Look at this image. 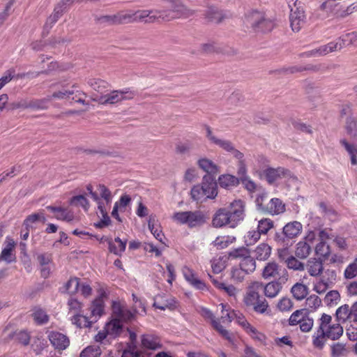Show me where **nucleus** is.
<instances>
[{
	"label": "nucleus",
	"mask_w": 357,
	"mask_h": 357,
	"mask_svg": "<svg viewBox=\"0 0 357 357\" xmlns=\"http://www.w3.org/2000/svg\"><path fill=\"white\" fill-rule=\"evenodd\" d=\"M245 203L241 199H235L227 208H218L212 218V226L215 228H222L229 226L236 228L245 219Z\"/></svg>",
	"instance_id": "obj_1"
},
{
	"label": "nucleus",
	"mask_w": 357,
	"mask_h": 357,
	"mask_svg": "<svg viewBox=\"0 0 357 357\" xmlns=\"http://www.w3.org/2000/svg\"><path fill=\"white\" fill-rule=\"evenodd\" d=\"M204 128L206 132V137L208 139V141L224 151L229 152L232 154L234 158H236L238 160V169H237V179H239V181L243 178H245L248 177L247 174V167L245 161L244 160V154L236 149L234 145V144L228 140L224 139L218 138L212 132L211 127L208 125H204Z\"/></svg>",
	"instance_id": "obj_2"
},
{
	"label": "nucleus",
	"mask_w": 357,
	"mask_h": 357,
	"mask_svg": "<svg viewBox=\"0 0 357 357\" xmlns=\"http://www.w3.org/2000/svg\"><path fill=\"white\" fill-rule=\"evenodd\" d=\"M261 282H254L248 288L243 298L247 307L259 314H264L268 307V303L261 295Z\"/></svg>",
	"instance_id": "obj_3"
},
{
	"label": "nucleus",
	"mask_w": 357,
	"mask_h": 357,
	"mask_svg": "<svg viewBox=\"0 0 357 357\" xmlns=\"http://www.w3.org/2000/svg\"><path fill=\"white\" fill-rule=\"evenodd\" d=\"M172 219L179 224L187 225L189 228H193L202 226L208 217L202 211H188L174 213Z\"/></svg>",
	"instance_id": "obj_4"
},
{
	"label": "nucleus",
	"mask_w": 357,
	"mask_h": 357,
	"mask_svg": "<svg viewBox=\"0 0 357 357\" xmlns=\"http://www.w3.org/2000/svg\"><path fill=\"white\" fill-rule=\"evenodd\" d=\"M303 226L298 221L286 224L281 232H276L273 236L274 241L278 245H292V240L296 238L302 231Z\"/></svg>",
	"instance_id": "obj_5"
},
{
	"label": "nucleus",
	"mask_w": 357,
	"mask_h": 357,
	"mask_svg": "<svg viewBox=\"0 0 357 357\" xmlns=\"http://www.w3.org/2000/svg\"><path fill=\"white\" fill-rule=\"evenodd\" d=\"M343 327L340 324H333L328 326L319 333H314L312 336V344L318 349H322L326 344V340H337L343 334Z\"/></svg>",
	"instance_id": "obj_6"
},
{
	"label": "nucleus",
	"mask_w": 357,
	"mask_h": 357,
	"mask_svg": "<svg viewBox=\"0 0 357 357\" xmlns=\"http://www.w3.org/2000/svg\"><path fill=\"white\" fill-rule=\"evenodd\" d=\"M245 20L246 23L255 32L268 33L271 31L275 26L273 20L266 18L264 13L257 10H252L248 14Z\"/></svg>",
	"instance_id": "obj_7"
},
{
	"label": "nucleus",
	"mask_w": 357,
	"mask_h": 357,
	"mask_svg": "<svg viewBox=\"0 0 357 357\" xmlns=\"http://www.w3.org/2000/svg\"><path fill=\"white\" fill-rule=\"evenodd\" d=\"M160 13L162 20L170 21L180 17H189L193 15L195 11L183 5L180 0H172L171 1V9L161 10Z\"/></svg>",
	"instance_id": "obj_8"
},
{
	"label": "nucleus",
	"mask_w": 357,
	"mask_h": 357,
	"mask_svg": "<svg viewBox=\"0 0 357 357\" xmlns=\"http://www.w3.org/2000/svg\"><path fill=\"white\" fill-rule=\"evenodd\" d=\"M137 95V92L130 89L123 90H114L109 93L101 96L99 101L101 104H116L123 100L133 99Z\"/></svg>",
	"instance_id": "obj_9"
},
{
	"label": "nucleus",
	"mask_w": 357,
	"mask_h": 357,
	"mask_svg": "<svg viewBox=\"0 0 357 357\" xmlns=\"http://www.w3.org/2000/svg\"><path fill=\"white\" fill-rule=\"evenodd\" d=\"M264 196L258 197L256 199L257 209L266 214L278 215L285 211V206L278 198H273L268 203L264 202Z\"/></svg>",
	"instance_id": "obj_10"
},
{
	"label": "nucleus",
	"mask_w": 357,
	"mask_h": 357,
	"mask_svg": "<svg viewBox=\"0 0 357 357\" xmlns=\"http://www.w3.org/2000/svg\"><path fill=\"white\" fill-rule=\"evenodd\" d=\"M74 0H61L54 7L53 13L50 15L43 26V33H49L54 24L59 20V19L68 10V8L71 6Z\"/></svg>",
	"instance_id": "obj_11"
},
{
	"label": "nucleus",
	"mask_w": 357,
	"mask_h": 357,
	"mask_svg": "<svg viewBox=\"0 0 357 357\" xmlns=\"http://www.w3.org/2000/svg\"><path fill=\"white\" fill-rule=\"evenodd\" d=\"M284 271L287 272L285 270ZM288 280V274L285 273L278 278V280L271 281L266 284L262 282L261 292L264 291L265 296L268 298H275L281 291L282 283H285Z\"/></svg>",
	"instance_id": "obj_12"
},
{
	"label": "nucleus",
	"mask_w": 357,
	"mask_h": 357,
	"mask_svg": "<svg viewBox=\"0 0 357 357\" xmlns=\"http://www.w3.org/2000/svg\"><path fill=\"white\" fill-rule=\"evenodd\" d=\"M343 47V45L339 42H331L326 45L320 46L319 48L312 50L300 54V56H324L328 53L340 50Z\"/></svg>",
	"instance_id": "obj_13"
},
{
	"label": "nucleus",
	"mask_w": 357,
	"mask_h": 357,
	"mask_svg": "<svg viewBox=\"0 0 357 357\" xmlns=\"http://www.w3.org/2000/svg\"><path fill=\"white\" fill-rule=\"evenodd\" d=\"M263 176L269 184L274 183L278 179L291 176V172L284 167H268L262 172Z\"/></svg>",
	"instance_id": "obj_14"
},
{
	"label": "nucleus",
	"mask_w": 357,
	"mask_h": 357,
	"mask_svg": "<svg viewBox=\"0 0 357 357\" xmlns=\"http://www.w3.org/2000/svg\"><path fill=\"white\" fill-rule=\"evenodd\" d=\"M47 337L56 350H65L70 344L68 337L58 331H50Z\"/></svg>",
	"instance_id": "obj_15"
},
{
	"label": "nucleus",
	"mask_w": 357,
	"mask_h": 357,
	"mask_svg": "<svg viewBox=\"0 0 357 357\" xmlns=\"http://www.w3.org/2000/svg\"><path fill=\"white\" fill-rule=\"evenodd\" d=\"M305 13L302 8L296 7L295 9L291 8L289 20L291 27L294 31H299L305 24Z\"/></svg>",
	"instance_id": "obj_16"
},
{
	"label": "nucleus",
	"mask_w": 357,
	"mask_h": 357,
	"mask_svg": "<svg viewBox=\"0 0 357 357\" xmlns=\"http://www.w3.org/2000/svg\"><path fill=\"white\" fill-rule=\"evenodd\" d=\"M133 14L135 15L134 22L152 23L157 20L162 19L161 13L159 10H137L136 12H133Z\"/></svg>",
	"instance_id": "obj_17"
},
{
	"label": "nucleus",
	"mask_w": 357,
	"mask_h": 357,
	"mask_svg": "<svg viewBox=\"0 0 357 357\" xmlns=\"http://www.w3.org/2000/svg\"><path fill=\"white\" fill-rule=\"evenodd\" d=\"M202 185L206 189L204 195L206 198L214 199L218 195V183L215 177L212 175H204L202 178Z\"/></svg>",
	"instance_id": "obj_18"
},
{
	"label": "nucleus",
	"mask_w": 357,
	"mask_h": 357,
	"mask_svg": "<svg viewBox=\"0 0 357 357\" xmlns=\"http://www.w3.org/2000/svg\"><path fill=\"white\" fill-rule=\"evenodd\" d=\"M99 296L96 298L91 303L90 307L91 317H95L93 319H97L104 313L105 304L103 298L107 296L106 292L102 288L98 290Z\"/></svg>",
	"instance_id": "obj_19"
},
{
	"label": "nucleus",
	"mask_w": 357,
	"mask_h": 357,
	"mask_svg": "<svg viewBox=\"0 0 357 357\" xmlns=\"http://www.w3.org/2000/svg\"><path fill=\"white\" fill-rule=\"evenodd\" d=\"M205 19L212 23L219 24L225 18L224 11L216 6H208L204 13Z\"/></svg>",
	"instance_id": "obj_20"
},
{
	"label": "nucleus",
	"mask_w": 357,
	"mask_h": 357,
	"mask_svg": "<svg viewBox=\"0 0 357 357\" xmlns=\"http://www.w3.org/2000/svg\"><path fill=\"white\" fill-rule=\"evenodd\" d=\"M185 279L195 289L204 290L206 288L205 282L199 280L196 273L191 269L185 267L183 270Z\"/></svg>",
	"instance_id": "obj_21"
},
{
	"label": "nucleus",
	"mask_w": 357,
	"mask_h": 357,
	"mask_svg": "<svg viewBox=\"0 0 357 357\" xmlns=\"http://www.w3.org/2000/svg\"><path fill=\"white\" fill-rule=\"evenodd\" d=\"M46 208L52 213H55L56 215L54 217L56 219L59 220L71 222L74 219L73 213L66 208L61 206H47Z\"/></svg>",
	"instance_id": "obj_22"
},
{
	"label": "nucleus",
	"mask_w": 357,
	"mask_h": 357,
	"mask_svg": "<svg viewBox=\"0 0 357 357\" xmlns=\"http://www.w3.org/2000/svg\"><path fill=\"white\" fill-rule=\"evenodd\" d=\"M141 342L144 348L150 350H157L162 347L160 338L151 334L143 335L141 338Z\"/></svg>",
	"instance_id": "obj_23"
},
{
	"label": "nucleus",
	"mask_w": 357,
	"mask_h": 357,
	"mask_svg": "<svg viewBox=\"0 0 357 357\" xmlns=\"http://www.w3.org/2000/svg\"><path fill=\"white\" fill-rule=\"evenodd\" d=\"M31 336L29 333L24 330L15 331L8 335L7 340H13L15 342L27 346L29 344Z\"/></svg>",
	"instance_id": "obj_24"
},
{
	"label": "nucleus",
	"mask_w": 357,
	"mask_h": 357,
	"mask_svg": "<svg viewBox=\"0 0 357 357\" xmlns=\"http://www.w3.org/2000/svg\"><path fill=\"white\" fill-rule=\"evenodd\" d=\"M176 301L174 298L165 299L162 295H157L154 298L153 306L161 310L166 309L174 310L176 308Z\"/></svg>",
	"instance_id": "obj_25"
},
{
	"label": "nucleus",
	"mask_w": 357,
	"mask_h": 357,
	"mask_svg": "<svg viewBox=\"0 0 357 357\" xmlns=\"http://www.w3.org/2000/svg\"><path fill=\"white\" fill-rule=\"evenodd\" d=\"M278 276H280L279 265L275 261L267 263L262 271L261 277L265 280H270Z\"/></svg>",
	"instance_id": "obj_26"
},
{
	"label": "nucleus",
	"mask_w": 357,
	"mask_h": 357,
	"mask_svg": "<svg viewBox=\"0 0 357 357\" xmlns=\"http://www.w3.org/2000/svg\"><path fill=\"white\" fill-rule=\"evenodd\" d=\"M218 183L221 188L229 190L238 185L240 182L239 179H237L236 176L227 174L219 176Z\"/></svg>",
	"instance_id": "obj_27"
},
{
	"label": "nucleus",
	"mask_w": 357,
	"mask_h": 357,
	"mask_svg": "<svg viewBox=\"0 0 357 357\" xmlns=\"http://www.w3.org/2000/svg\"><path fill=\"white\" fill-rule=\"evenodd\" d=\"M307 272L311 276H318L323 271V262L320 259L310 258L307 264Z\"/></svg>",
	"instance_id": "obj_28"
},
{
	"label": "nucleus",
	"mask_w": 357,
	"mask_h": 357,
	"mask_svg": "<svg viewBox=\"0 0 357 357\" xmlns=\"http://www.w3.org/2000/svg\"><path fill=\"white\" fill-rule=\"evenodd\" d=\"M271 250V247L267 243H260L254 250L255 258L259 261H266L270 257Z\"/></svg>",
	"instance_id": "obj_29"
},
{
	"label": "nucleus",
	"mask_w": 357,
	"mask_h": 357,
	"mask_svg": "<svg viewBox=\"0 0 357 357\" xmlns=\"http://www.w3.org/2000/svg\"><path fill=\"white\" fill-rule=\"evenodd\" d=\"M47 221V219L45 216L43 211H40L39 213H36L28 215L23 222V226L25 229H32L33 224L36 223L37 222H40L45 224Z\"/></svg>",
	"instance_id": "obj_30"
},
{
	"label": "nucleus",
	"mask_w": 357,
	"mask_h": 357,
	"mask_svg": "<svg viewBox=\"0 0 357 357\" xmlns=\"http://www.w3.org/2000/svg\"><path fill=\"white\" fill-rule=\"evenodd\" d=\"M197 165L207 173L206 175L216 174L218 172V167L211 160L208 158H202L197 161Z\"/></svg>",
	"instance_id": "obj_31"
},
{
	"label": "nucleus",
	"mask_w": 357,
	"mask_h": 357,
	"mask_svg": "<svg viewBox=\"0 0 357 357\" xmlns=\"http://www.w3.org/2000/svg\"><path fill=\"white\" fill-rule=\"evenodd\" d=\"M77 86V84H73L71 86L70 89H62L61 91H58L54 92L51 96H48L49 97H51V100L52 98H56V99H66L70 96H72L75 93H79L82 95H86L83 91L76 90Z\"/></svg>",
	"instance_id": "obj_32"
},
{
	"label": "nucleus",
	"mask_w": 357,
	"mask_h": 357,
	"mask_svg": "<svg viewBox=\"0 0 357 357\" xmlns=\"http://www.w3.org/2000/svg\"><path fill=\"white\" fill-rule=\"evenodd\" d=\"M88 84L93 89L102 96L105 95L110 88V85L107 82L100 79H91L88 81Z\"/></svg>",
	"instance_id": "obj_33"
},
{
	"label": "nucleus",
	"mask_w": 357,
	"mask_h": 357,
	"mask_svg": "<svg viewBox=\"0 0 357 357\" xmlns=\"http://www.w3.org/2000/svg\"><path fill=\"white\" fill-rule=\"evenodd\" d=\"M122 328L123 326L121 324V320L117 318L113 319L108 322L105 328L107 330V333L114 337L119 336L121 333Z\"/></svg>",
	"instance_id": "obj_34"
},
{
	"label": "nucleus",
	"mask_w": 357,
	"mask_h": 357,
	"mask_svg": "<svg viewBox=\"0 0 357 357\" xmlns=\"http://www.w3.org/2000/svg\"><path fill=\"white\" fill-rule=\"evenodd\" d=\"M340 143L350 155L351 165H357V144L349 143L346 139H340Z\"/></svg>",
	"instance_id": "obj_35"
},
{
	"label": "nucleus",
	"mask_w": 357,
	"mask_h": 357,
	"mask_svg": "<svg viewBox=\"0 0 357 357\" xmlns=\"http://www.w3.org/2000/svg\"><path fill=\"white\" fill-rule=\"evenodd\" d=\"M114 242L119 243V248H116L115 244L112 242V240H108V249L110 252L121 257L122 253L125 251L127 240L122 241L119 237H116L114 238Z\"/></svg>",
	"instance_id": "obj_36"
},
{
	"label": "nucleus",
	"mask_w": 357,
	"mask_h": 357,
	"mask_svg": "<svg viewBox=\"0 0 357 357\" xmlns=\"http://www.w3.org/2000/svg\"><path fill=\"white\" fill-rule=\"evenodd\" d=\"M239 266L245 273L250 274L253 273L256 269L255 259L249 254L245 257L241 259Z\"/></svg>",
	"instance_id": "obj_37"
},
{
	"label": "nucleus",
	"mask_w": 357,
	"mask_h": 357,
	"mask_svg": "<svg viewBox=\"0 0 357 357\" xmlns=\"http://www.w3.org/2000/svg\"><path fill=\"white\" fill-rule=\"evenodd\" d=\"M351 309L349 305L344 304L340 307H339L335 312V317L337 321L340 323H344L347 320L349 321L351 320Z\"/></svg>",
	"instance_id": "obj_38"
},
{
	"label": "nucleus",
	"mask_w": 357,
	"mask_h": 357,
	"mask_svg": "<svg viewBox=\"0 0 357 357\" xmlns=\"http://www.w3.org/2000/svg\"><path fill=\"white\" fill-rule=\"evenodd\" d=\"M71 320L72 323L79 328H91L92 324L97 321V319H93L90 321L88 317L81 314H75Z\"/></svg>",
	"instance_id": "obj_39"
},
{
	"label": "nucleus",
	"mask_w": 357,
	"mask_h": 357,
	"mask_svg": "<svg viewBox=\"0 0 357 357\" xmlns=\"http://www.w3.org/2000/svg\"><path fill=\"white\" fill-rule=\"evenodd\" d=\"M51 101V97L47 96L42 99L29 98L28 109L33 110L46 109L48 107V103Z\"/></svg>",
	"instance_id": "obj_40"
},
{
	"label": "nucleus",
	"mask_w": 357,
	"mask_h": 357,
	"mask_svg": "<svg viewBox=\"0 0 357 357\" xmlns=\"http://www.w3.org/2000/svg\"><path fill=\"white\" fill-rule=\"evenodd\" d=\"M291 292L295 299L301 301L307 295L308 288L306 285L298 282L291 287Z\"/></svg>",
	"instance_id": "obj_41"
},
{
	"label": "nucleus",
	"mask_w": 357,
	"mask_h": 357,
	"mask_svg": "<svg viewBox=\"0 0 357 357\" xmlns=\"http://www.w3.org/2000/svg\"><path fill=\"white\" fill-rule=\"evenodd\" d=\"M32 317L34 321L38 325H43L47 324L50 319L49 315L46 313V312L40 307H34Z\"/></svg>",
	"instance_id": "obj_42"
},
{
	"label": "nucleus",
	"mask_w": 357,
	"mask_h": 357,
	"mask_svg": "<svg viewBox=\"0 0 357 357\" xmlns=\"http://www.w3.org/2000/svg\"><path fill=\"white\" fill-rule=\"evenodd\" d=\"M311 252V247L305 241H300L296 245L295 255L300 259L307 258Z\"/></svg>",
	"instance_id": "obj_43"
},
{
	"label": "nucleus",
	"mask_w": 357,
	"mask_h": 357,
	"mask_svg": "<svg viewBox=\"0 0 357 357\" xmlns=\"http://www.w3.org/2000/svg\"><path fill=\"white\" fill-rule=\"evenodd\" d=\"M101 354L102 350L100 346L89 345L80 352L79 357H100Z\"/></svg>",
	"instance_id": "obj_44"
},
{
	"label": "nucleus",
	"mask_w": 357,
	"mask_h": 357,
	"mask_svg": "<svg viewBox=\"0 0 357 357\" xmlns=\"http://www.w3.org/2000/svg\"><path fill=\"white\" fill-rule=\"evenodd\" d=\"M220 305L222 307L221 312L222 315L219 321L220 322L222 321L223 324H229L233 321L234 317L236 316V314L234 310L230 311L229 307L227 304L221 303Z\"/></svg>",
	"instance_id": "obj_45"
},
{
	"label": "nucleus",
	"mask_w": 357,
	"mask_h": 357,
	"mask_svg": "<svg viewBox=\"0 0 357 357\" xmlns=\"http://www.w3.org/2000/svg\"><path fill=\"white\" fill-rule=\"evenodd\" d=\"M331 357H344L347 356L348 350L346 347V344L341 342L333 343L331 346Z\"/></svg>",
	"instance_id": "obj_46"
},
{
	"label": "nucleus",
	"mask_w": 357,
	"mask_h": 357,
	"mask_svg": "<svg viewBox=\"0 0 357 357\" xmlns=\"http://www.w3.org/2000/svg\"><path fill=\"white\" fill-rule=\"evenodd\" d=\"M192 144L187 140L185 142H178L175 146V153L180 155H190Z\"/></svg>",
	"instance_id": "obj_47"
},
{
	"label": "nucleus",
	"mask_w": 357,
	"mask_h": 357,
	"mask_svg": "<svg viewBox=\"0 0 357 357\" xmlns=\"http://www.w3.org/2000/svg\"><path fill=\"white\" fill-rule=\"evenodd\" d=\"M213 328L229 342L234 344V335L227 330L224 328L220 321H214Z\"/></svg>",
	"instance_id": "obj_48"
},
{
	"label": "nucleus",
	"mask_w": 357,
	"mask_h": 357,
	"mask_svg": "<svg viewBox=\"0 0 357 357\" xmlns=\"http://www.w3.org/2000/svg\"><path fill=\"white\" fill-rule=\"evenodd\" d=\"M79 285V279L77 277H71L65 284V291L70 294H75L77 292Z\"/></svg>",
	"instance_id": "obj_49"
},
{
	"label": "nucleus",
	"mask_w": 357,
	"mask_h": 357,
	"mask_svg": "<svg viewBox=\"0 0 357 357\" xmlns=\"http://www.w3.org/2000/svg\"><path fill=\"white\" fill-rule=\"evenodd\" d=\"M29 98H21L17 100L8 102L6 109L8 111H13L17 109H28Z\"/></svg>",
	"instance_id": "obj_50"
},
{
	"label": "nucleus",
	"mask_w": 357,
	"mask_h": 357,
	"mask_svg": "<svg viewBox=\"0 0 357 357\" xmlns=\"http://www.w3.org/2000/svg\"><path fill=\"white\" fill-rule=\"evenodd\" d=\"M117 16L119 24L134 22L135 15L131 10L118 12Z\"/></svg>",
	"instance_id": "obj_51"
},
{
	"label": "nucleus",
	"mask_w": 357,
	"mask_h": 357,
	"mask_svg": "<svg viewBox=\"0 0 357 357\" xmlns=\"http://www.w3.org/2000/svg\"><path fill=\"white\" fill-rule=\"evenodd\" d=\"M345 129L347 133L351 136L356 137L357 135V123L353 116H348L346 119Z\"/></svg>",
	"instance_id": "obj_52"
},
{
	"label": "nucleus",
	"mask_w": 357,
	"mask_h": 357,
	"mask_svg": "<svg viewBox=\"0 0 357 357\" xmlns=\"http://www.w3.org/2000/svg\"><path fill=\"white\" fill-rule=\"evenodd\" d=\"M96 20L101 24L106 25H117L118 16L117 13L111 15H101L96 17Z\"/></svg>",
	"instance_id": "obj_53"
},
{
	"label": "nucleus",
	"mask_w": 357,
	"mask_h": 357,
	"mask_svg": "<svg viewBox=\"0 0 357 357\" xmlns=\"http://www.w3.org/2000/svg\"><path fill=\"white\" fill-rule=\"evenodd\" d=\"M15 246V242L9 243L7 246L3 249L0 255V259L6 261L7 263H10L15 260L12 258V250Z\"/></svg>",
	"instance_id": "obj_54"
},
{
	"label": "nucleus",
	"mask_w": 357,
	"mask_h": 357,
	"mask_svg": "<svg viewBox=\"0 0 357 357\" xmlns=\"http://www.w3.org/2000/svg\"><path fill=\"white\" fill-rule=\"evenodd\" d=\"M286 264L289 269H293L295 271L305 270V264L299 261L293 256H290L286 259Z\"/></svg>",
	"instance_id": "obj_55"
},
{
	"label": "nucleus",
	"mask_w": 357,
	"mask_h": 357,
	"mask_svg": "<svg viewBox=\"0 0 357 357\" xmlns=\"http://www.w3.org/2000/svg\"><path fill=\"white\" fill-rule=\"evenodd\" d=\"M305 309H301L294 312L289 319V324L290 326H296L298 324V323L301 322L305 317Z\"/></svg>",
	"instance_id": "obj_56"
},
{
	"label": "nucleus",
	"mask_w": 357,
	"mask_h": 357,
	"mask_svg": "<svg viewBox=\"0 0 357 357\" xmlns=\"http://www.w3.org/2000/svg\"><path fill=\"white\" fill-rule=\"evenodd\" d=\"M346 333L349 340H357V321H350L346 328Z\"/></svg>",
	"instance_id": "obj_57"
},
{
	"label": "nucleus",
	"mask_w": 357,
	"mask_h": 357,
	"mask_svg": "<svg viewBox=\"0 0 357 357\" xmlns=\"http://www.w3.org/2000/svg\"><path fill=\"white\" fill-rule=\"evenodd\" d=\"M340 299V295L338 291L337 290H331L328 291L325 298L324 302L327 305L331 306L334 303L337 304V301Z\"/></svg>",
	"instance_id": "obj_58"
},
{
	"label": "nucleus",
	"mask_w": 357,
	"mask_h": 357,
	"mask_svg": "<svg viewBox=\"0 0 357 357\" xmlns=\"http://www.w3.org/2000/svg\"><path fill=\"white\" fill-rule=\"evenodd\" d=\"M315 252L317 255L326 259L329 257L331 252L329 245H328L325 242H320L316 245Z\"/></svg>",
	"instance_id": "obj_59"
},
{
	"label": "nucleus",
	"mask_w": 357,
	"mask_h": 357,
	"mask_svg": "<svg viewBox=\"0 0 357 357\" xmlns=\"http://www.w3.org/2000/svg\"><path fill=\"white\" fill-rule=\"evenodd\" d=\"M339 40L341 41L340 43L344 46L350 45L357 41V32L353 31L348 33L342 37H340Z\"/></svg>",
	"instance_id": "obj_60"
},
{
	"label": "nucleus",
	"mask_w": 357,
	"mask_h": 357,
	"mask_svg": "<svg viewBox=\"0 0 357 357\" xmlns=\"http://www.w3.org/2000/svg\"><path fill=\"white\" fill-rule=\"evenodd\" d=\"M273 227V222L268 218H264L259 222L257 229L263 234H266Z\"/></svg>",
	"instance_id": "obj_61"
},
{
	"label": "nucleus",
	"mask_w": 357,
	"mask_h": 357,
	"mask_svg": "<svg viewBox=\"0 0 357 357\" xmlns=\"http://www.w3.org/2000/svg\"><path fill=\"white\" fill-rule=\"evenodd\" d=\"M70 204H79L82 206L85 211L89 208V203L84 195H77L73 197L70 200Z\"/></svg>",
	"instance_id": "obj_62"
},
{
	"label": "nucleus",
	"mask_w": 357,
	"mask_h": 357,
	"mask_svg": "<svg viewBox=\"0 0 357 357\" xmlns=\"http://www.w3.org/2000/svg\"><path fill=\"white\" fill-rule=\"evenodd\" d=\"M98 190L100 192V197L105 201L107 205L112 202V193L110 190L103 184H99Z\"/></svg>",
	"instance_id": "obj_63"
},
{
	"label": "nucleus",
	"mask_w": 357,
	"mask_h": 357,
	"mask_svg": "<svg viewBox=\"0 0 357 357\" xmlns=\"http://www.w3.org/2000/svg\"><path fill=\"white\" fill-rule=\"evenodd\" d=\"M293 307L291 300L287 297L282 298L278 303L277 308L281 312L289 311Z\"/></svg>",
	"instance_id": "obj_64"
}]
</instances>
